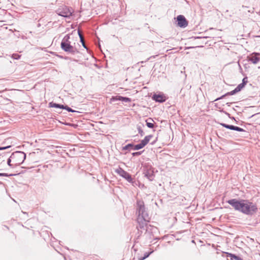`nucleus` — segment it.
Here are the masks:
<instances>
[{
  "mask_svg": "<svg viewBox=\"0 0 260 260\" xmlns=\"http://www.w3.org/2000/svg\"><path fill=\"white\" fill-rule=\"evenodd\" d=\"M137 213L138 214L137 229L138 230V237L140 236L143 231H145V235L146 237L150 236V232L155 230L156 228L148 225L150 217L145 210L144 203L143 201L137 202Z\"/></svg>",
  "mask_w": 260,
  "mask_h": 260,
  "instance_id": "nucleus-1",
  "label": "nucleus"
},
{
  "mask_svg": "<svg viewBox=\"0 0 260 260\" xmlns=\"http://www.w3.org/2000/svg\"><path fill=\"white\" fill-rule=\"evenodd\" d=\"M226 202L231 205L235 210L247 215H251L257 210L256 206L248 200H241L239 201L234 199L229 200Z\"/></svg>",
  "mask_w": 260,
  "mask_h": 260,
  "instance_id": "nucleus-2",
  "label": "nucleus"
},
{
  "mask_svg": "<svg viewBox=\"0 0 260 260\" xmlns=\"http://www.w3.org/2000/svg\"><path fill=\"white\" fill-rule=\"evenodd\" d=\"M11 155L13 160L12 165L15 166V167L22 164L26 158L25 153L22 151L14 152Z\"/></svg>",
  "mask_w": 260,
  "mask_h": 260,
  "instance_id": "nucleus-3",
  "label": "nucleus"
},
{
  "mask_svg": "<svg viewBox=\"0 0 260 260\" xmlns=\"http://www.w3.org/2000/svg\"><path fill=\"white\" fill-rule=\"evenodd\" d=\"M56 12L59 16L69 18L72 16L73 10L66 6H61L56 10Z\"/></svg>",
  "mask_w": 260,
  "mask_h": 260,
  "instance_id": "nucleus-4",
  "label": "nucleus"
},
{
  "mask_svg": "<svg viewBox=\"0 0 260 260\" xmlns=\"http://www.w3.org/2000/svg\"><path fill=\"white\" fill-rule=\"evenodd\" d=\"M115 172L120 176L124 178L129 183H133V179L132 178L131 175L121 168L119 167L118 168L116 169Z\"/></svg>",
  "mask_w": 260,
  "mask_h": 260,
  "instance_id": "nucleus-5",
  "label": "nucleus"
},
{
  "mask_svg": "<svg viewBox=\"0 0 260 260\" xmlns=\"http://www.w3.org/2000/svg\"><path fill=\"white\" fill-rule=\"evenodd\" d=\"M177 25L180 27L185 28L188 25V22L185 17L180 15L177 17Z\"/></svg>",
  "mask_w": 260,
  "mask_h": 260,
  "instance_id": "nucleus-6",
  "label": "nucleus"
},
{
  "mask_svg": "<svg viewBox=\"0 0 260 260\" xmlns=\"http://www.w3.org/2000/svg\"><path fill=\"white\" fill-rule=\"evenodd\" d=\"M248 60L253 64H256L260 61V53L257 52L252 53L248 57Z\"/></svg>",
  "mask_w": 260,
  "mask_h": 260,
  "instance_id": "nucleus-7",
  "label": "nucleus"
},
{
  "mask_svg": "<svg viewBox=\"0 0 260 260\" xmlns=\"http://www.w3.org/2000/svg\"><path fill=\"white\" fill-rule=\"evenodd\" d=\"M153 99L158 103H163L167 100L166 96L164 94H154L152 97Z\"/></svg>",
  "mask_w": 260,
  "mask_h": 260,
  "instance_id": "nucleus-8",
  "label": "nucleus"
},
{
  "mask_svg": "<svg viewBox=\"0 0 260 260\" xmlns=\"http://www.w3.org/2000/svg\"><path fill=\"white\" fill-rule=\"evenodd\" d=\"M145 176L147 177L150 181H152L154 178V175L153 170L151 169H147L144 172Z\"/></svg>",
  "mask_w": 260,
  "mask_h": 260,
  "instance_id": "nucleus-9",
  "label": "nucleus"
},
{
  "mask_svg": "<svg viewBox=\"0 0 260 260\" xmlns=\"http://www.w3.org/2000/svg\"><path fill=\"white\" fill-rule=\"evenodd\" d=\"M152 137V135L146 136L144 139L141 141L140 144L143 147V148L149 143Z\"/></svg>",
  "mask_w": 260,
  "mask_h": 260,
  "instance_id": "nucleus-10",
  "label": "nucleus"
},
{
  "mask_svg": "<svg viewBox=\"0 0 260 260\" xmlns=\"http://www.w3.org/2000/svg\"><path fill=\"white\" fill-rule=\"evenodd\" d=\"M238 92L236 88H235L234 90L231 91L230 92H228L224 94V95L221 96L219 98H217L215 100V101H218L219 100L223 99L224 97H225L226 95H232L236 94V93Z\"/></svg>",
  "mask_w": 260,
  "mask_h": 260,
  "instance_id": "nucleus-11",
  "label": "nucleus"
},
{
  "mask_svg": "<svg viewBox=\"0 0 260 260\" xmlns=\"http://www.w3.org/2000/svg\"><path fill=\"white\" fill-rule=\"evenodd\" d=\"M64 51L70 53L73 55L79 53V51L76 48L74 47L72 45L70 46V47H69L68 48H67V49H66Z\"/></svg>",
  "mask_w": 260,
  "mask_h": 260,
  "instance_id": "nucleus-12",
  "label": "nucleus"
},
{
  "mask_svg": "<svg viewBox=\"0 0 260 260\" xmlns=\"http://www.w3.org/2000/svg\"><path fill=\"white\" fill-rule=\"evenodd\" d=\"M70 39V35L69 34L66 35L62 39V41L61 42V44H62L63 43H64V44L71 43V42L69 40Z\"/></svg>",
  "mask_w": 260,
  "mask_h": 260,
  "instance_id": "nucleus-13",
  "label": "nucleus"
},
{
  "mask_svg": "<svg viewBox=\"0 0 260 260\" xmlns=\"http://www.w3.org/2000/svg\"><path fill=\"white\" fill-rule=\"evenodd\" d=\"M50 107H53V108H60V109H63V105H60L58 104H56L53 102H50L49 104Z\"/></svg>",
  "mask_w": 260,
  "mask_h": 260,
  "instance_id": "nucleus-14",
  "label": "nucleus"
},
{
  "mask_svg": "<svg viewBox=\"0 0 260 260\" xmlns=\"http://www.w3.org/2000/svg\"><path fill=\"white\" fill-rule=\"evenodd\" d=\"M230 129H231V130H234V131H238V132H245V131L240 127H238V126H234V125H230Z\"/></svg>",
  "mask_w": 260,
  "mask_h": 260,
  "instance_id": "nucleus-15",
  "label": "nucleus"
},
{
  "mask_svg": "<svg viewBox=\"0 0 260 260\" xmlns=\"http://www.w3.org/2000/svg\"><path fill=\"white\" fill-rule=\"evenodd\" d=\"M227 254V257H229L231 260H241V258L239 256L235 255V254L229 253L228 252L225 253Z\"/></svg>",
  "mask_w": 260,
  "mask_h": 260,
  "instance_id": "nucleus-16",
  "label": "nucleus"
},
{
  "mask_svg": "<svg viewBox=\"0 0 260 260\" xmlns=\"http://www.w3.org/2000/svg\"><path fill=\"white\" fill-rule=\"evenodd\" d=\"M153 121V120L151 118H149L146 120V125L149 128H152L154 127V124L152 122H149V121Z\"/></svg>",
  "mask_w": 260,
  "mask_h": 260,
  "instance_id": "nucleus-17",
  "label": "nucleus"
},
{
  "mask_svg": "<svg viewBox=\"0 0 260 260\" xmlns=\"http://www.w3.org/2000/svg\"><path fill=\"white\" fill-rule=\"evenodd\" d=\"M134 148V145L133 144H128L127 145H125L124 147H123V150H130L131 149H133Z\"/></svg>",
  "mask_w": 260,
  "mask_h": 260,
  "instance_id": "nucleus-18",
  "label": "nucleus"
},
{
  "mask_svg": "<svg viewBox=\"0 0 260 260\" xmlns=\"http://www.w3.org/2000/svg\"><path fill=\"white\" fill-rule=\"evenodd\" d=\"M12 156L11 155L10 156V157L8 159V160H7V164L9 166L11 167V168H15V166H13L12 165H13V160H12Z\"/></svg>",
  "mask_w": 260,
  "mask_h": 260,
  "instance_id": "nucleus-19",
  "label": "nucleus"
},
{
  "mask_svg": "<svg viewBox=\"0 0 260 260\" xmlns=\"http://www.w3.org/2000/svg\"><path fill=\"white\" fill-rule=\"evenodd\" d=\"M70 46H71V43H69V44L63 43L62 44H60L61 48L63 51L66 50V49H67V48H68L69 47H70Z\"/></svg>",
  "mask_w": 260,
  "mask_h": 260,
  "instance_id": "nucleus-20",
  "label": "nucleus"
},
{
  "mask_svg": "<svg viewBox=\"0 0 260 260\" xmlns=\"http://www.w3.org/2000/svg\"><path fill=\"white\" fill-rule=\"evenodd\" d=\"M120 99L121 100V101L126 102V103L129 102L131 101V100L130 98H126V97L121 96V97H120Z\"/></svg>",
  "mask_w": 260,
  "mask_h": 260,
  "instance_id": "nucleus-21",
  "label": "nucleus"
},
{
  "mask_svg": "<svg viewBox=\"0 0 260 260\" xmlns=\"http://www.w3.org/2000/svg\"><path fill=\"white\" fill-rule=\"evenodd\" d=\"M142 148H143V147L139 143V144L135 145H134V148H133V150H137L141 149Z\"/></svg>",
  "mask_w": 260,
  "mask_h": 260,
  "instance_id": "nucleus-22",
  "label": "nucleus"
},
{
  "mask_svg": "<svg viewBox=\"0 0 260 260\" xmlns=\"http://www.w3.org/2000/svg\"><path fill=\"white\" fill-rule=\"evenodd\" d=\"M137 129L141 136H143L144 135V133L140 126H137Z\"/></svg>",
  "mask_w": 260,
  "mask_h": 260,
  "instance_id": "nucleus-23",
  "label": "nucleus"
},
{
  "mask_svg": "<svg viewBox=\"0 0 260 260\" xmlns=\"http://www.w3.org/2000/svg\"><path fill=\"white\" fill-rule=\"evenodd\" d=\"M63 109H66L68 112H76V111L73 110L72 109H71L70 107H68V106H64L63 105Z\"/></svg>",
  "mask_w": 260,
  "mask_h": 260,
  "instance_id": "nucleus-24",
  "label": "nucleus"
},
{
  "mask_svg": "<svg viewBox=\"0 0 260 260\" xmlns=\"http://www.w3.org/2000/svg\"><path fill=\"white\" fill-rule=\"evenodd\" d=\"M11 57L14 59H19L21 57V55L18 54H13Z\"/></svg>",
  "mask_w": 260,
  "mask_h": 260,
  "instance_id": "nucleus-25",
  "label": "nucleus"
},
{
  "mask_svg": "<svg viewBox=\"0 0 260 260\" xmlns=\"http://www.w3.org/2000/svg\"><path fill=\"white\" fill-rule=\"evenodd\" d=\"M244 86H245L243 84L240 83L236 87V88L237 90V91L239 92Z\"/></svg>",
  "mask_w": 260,
  "mask_h": 260,
  "instance_id": "nucleus-26",
  "label": "nucleus"
},
{
  "mask_svg": "<svg viewBox=\"0 0 260 260\" xmlns=\"http://www.w3.org/2000/svg\"><path fill=\"white\" fill-rule=\"evenodd\" d=\"M120 97H121V96H113L111 99V100L112 101H121V100L120 99Z\"/></svg>",
  "mask_w": 260,
  "mask_h": 260,
  "instance_id": "nucleus-27",
  "label": "nucleus"
},
{
  "mask_svg": "<svg viewBox=\"0 0 260 260\" xmlns=\"http://www.w3.org/2000/svg\"><path fill=\"white\" fill-rule=\"evenodd\" d=\"M142 152L143 151H139V152H133L132 153V155L134 156H139V155H140L142 154Z\"/></svg>",
  "mask_w": 260,
  "mask_h": 260,
  "instance_id": "nucleus-28",
  "label": "nucleus"
},
{
  "mask_svg": "<svg viewBox=\"0 0 260 260\" xmlns=\"http://www.w3.org/2000/svg\"><path fill=\"white\" fill-rule=\"evenodd\" d=\"M152 252V251H151V252H148V253L146 252V253L144 254V256H143V258H147V257L149 256V255H150Z\"/></svg>",
  "mask_w": 260,
  "mask_h": 260,
  "instance_id": "nucleus-29",
  "label": "nucleus"
},
{
  "mask_svg": "<svg viewBox=\"0 0 260 260\" xmlns=\"http://www.w3.org/2000/svg\"><path fill=\"white\" fill-rule=\"evenodd\" d=\"M247 82V78H244L242 80V83H241L242 84H243L244 86L246 84Z\"/></svg>",
  "mask_w": 260,
  "mask_h": 260,
  "instance_id": "nucleus-30",
  "label": "nucleus"
},
{
  "mask_svg": "<svg viewBox=\"0 0 260 260\" xmlns=\"http://www.w3.org/2000/svg\"><path fill=\"white\" fill-rule=\"evenodd\" d=\"M220 124H221L223 127H225V128H228V129H229V128H230L229 126H230V125H229V124H225V123H221Z\"/></svg>",
  "mask_w": 260,
  "mask_h": 260,
  "instance_id": "nucleus-31",
  "label": "nucleus"
},
{
  "mask_svg": "<svg viewBox=\"0 0 260 260\" xmlns=\"http://www.w3.org/2000/svg\"><path fill=\"white\" fill-rule=\"evenodd\" d=\"M12 175H12V174L8 175L7 173H0V176H6V177H8V176H12Z\"/></svg>",
  "mask_w": 260,
  "mask_h": 260,
  "instance_id": "nucleus-32",
  "label": "nucleus"
},
{
  "mask_svg": "<svg viewBox=\"0 0 260 260\" xmlns=\"http://www.w3.org/2000/svg\"><path fill=\"white\" fill-rule=\"evenodd\" d=\"M10 147H11V146H6V147H0V150H5L7 148H10Z\"/></svg>",
  "mask_w": 260,
  "mask_h": 260,
  "instance_id": "nucleus-33",
  "label": "nucleus"
},
{
  "mask_svg": "<svg viewBox=\"0 0 260 260\" xmlns=\"http://www.w3.org/2000/svg\"><path fill=\"white\" fill-rule=\"evenodd\" d=\"M80 39V41H81V42L82 43H84V39H83V37H81Z\"/></svg>",
  "mask_w": 260,
  "mask_h": 260,
  "instance_id": "nucleus-34",
  "label": "nucleus"
},
{
  "mask_svg": "<svg viewBox=\"0 0 260 260\" xmlns=\"http://www.w3.org/2000/svg\"><path fill=\"white\" fill-rule=\"evenodd\" d=\"M78 35H79V37L80 38L81 37H83L82 35L81 34V32L80 31V30H78Z\"/></svg>",
  "mask_w": 260,
  "mask_h": 260,
  "instance_id": "nucleus-35",
  "label": "nucleus"
},
{
  "mask_svg": "<svg viewBox=\"0 0 260 260\" xmlns=\"http://www.w3.org/2000/svg\"><path fill=\"white\" fill-rule=\"evenodd\" d=\"M201 38H202L201 37H199L192 38V39H193L194 40L198 39H201Z\"/></svg>",
  "mask_w": 260,
  "mask_h": 260,
  "instance_id": "nucleus-36",
  "label": "nucleus"
},
{
  "mask_svg": "<svg viewBox=\"0 0 260 260\" xmlns=\"http://www.w3.org/2000/svg\"><path fill=\"white\" fill-rule=\"evenodd\" d=\"M82 44L83 46L84 47V48L87 49V47H86V45H85L84 43H82Z\"/></svg>",
  "mask_w": 260,
  "mask_h": 260,
  "instance_id": "nucleus-37",
  "label": "nucleus"
},
{
  "mask_svg": "<svg viewBox=\"0 0 260 260\" xmlns=\"http://www.w3.org/2000/svg\"><path fill=\"white\" fill-rule=\"evenodd\" d=\"M145 258H143V257H141L139 258V260H144L145 259Z\"/></svg>",
  "mask_w": 260,
  "mask_h": 260,
  "instance_id": "nucleus-38",
  "label": "nucleus"
},
{
  "mask_svg": "<svg viewBox=\"0 0 260 260\" xmlns=\"http://www.w3.org/2000/svg\"><path fill=\"white\" fill-rule=\"evenodd\" d=\"M58 56L60 58H63L64 57H63L62 56H61V55H58Z\"/></svg>",
  "mask_w": 260,
  "mask_h": 260,
  "instance_id": "nucleus-39",
  "label": "nucleus"
},
{
  "mask_svg": "<svg viewBox=\"0 0 260 260\" xmlns=\"http://www.w3.org/2000/svg\"><path fill=\"white\" fill-rule=\"evenodd\" d=\"M63 59H69V57H64Z\"/></svg>",
  "mask_w": 260,
  "mask_h": 260,
  "instance_id": "nucleus-40",
  "label": "nucleus"
}]
</instances>
